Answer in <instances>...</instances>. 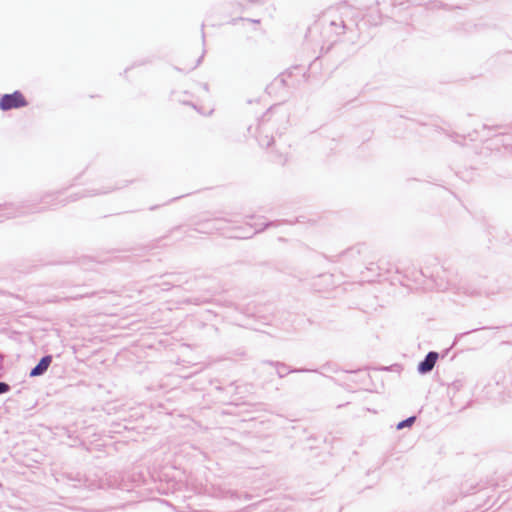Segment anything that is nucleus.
<instances>
[{
  "label": "nucleus",
  "mask_w": 512,
  "mask_h": 512,
  "mask_svg": "<svg viewBox=\"0 0 512 512\" xmlns=\"http://www.w3.org/2000/svg\"><path fill=\"white\" fill-rule=\"evenodd\" d=\"M28 105L25 96L20 91L4 94L0 98V109L3 111L18 109Z\"/></svg>",
  "instance_id": "nucleus-1"
},
{
  "label": "nucleus",
  "mask_w": 512,
  "mask_h": 512,
  "mask_svg": "<svg viewBox=\"0 0 512 512\" xmlns=\"http://www.w3.org/2000/svg\"><path fill=\"white\" fill-rule=\"evenodd\" d=\"M437 359H438V354L436 352H429L427 354L425 360L419 364L418 370L421 373H426V372L431 371L434 368Z\"/></svg>",
  "instance_id": "nucleus-2"
},
{
  "label": "nucleus",
  "mask_w": 512,
  "mask_h": 512,
  "mask_svg": "<svg viewBox=\"0 0 512 512\" xmlns=\"http://www.w3.org/2000/svg\"><path fill=\"white\" fill-rule=\"evenodd\" d=\"M51 362H52V357L51 356L43 357L40 360V362L36 365V367H34L31 370L30 376L31 377H35V376L42 375L48 369V367L50 366Z\"/></svg>",
  "instance_id": "nucleus-3"
},
{
  "label": "nucleus",
  "mask_w": 512,
  "mask_h": 512,
  "mask_svg": "<svg viewBox=\"0 0 512 512\" xmlns=\"http://www.w3.org/2000/svg\"><path fill=\"white\" fill-rule=\"evenodd\" d=\"M414 420H415V417H410V418H408V419H406V420H404V421L400 422V423L397 425V428H398V429H402V428H404V427H406V426H410V425L414 422Z\"/></svg>",
  "instance_id": "nucleus-4"
},
{
  "label": "nucleus",
  "mask_w": 512,
  "mask_h": 512,
  "mask_svg": "<svg viewBox=\"0 0 512 512\" xmlns=\"http://www.w3.org/2000/svg\"><path fill=\"white\" fill-rule=\"evenodd\" d=\"M9 386L6 383L0 382V394L7 392Z\"/></svg>",
  "instance_id": "nucleus-5"
}]
</instances>
